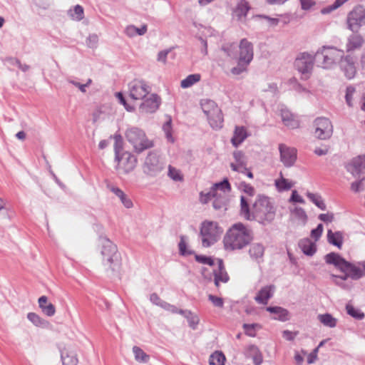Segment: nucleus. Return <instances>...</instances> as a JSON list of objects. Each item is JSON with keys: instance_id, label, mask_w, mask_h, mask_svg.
Instances as JSON below:
<instances>
[{"instance_id": "nucleus-1", "label": "nucleus", "mask_w": 365, "mask_h": 365, "mask_svg": "<svg viewBox=\"0 0 365 365\" xmlns=\"http://www.w3.org/2000/svg\"><path fill=\"white\" fill-rule=\"evenodd\" d=\"M223 51L232 60L237 61V66L231 69V73L238 75L244 71L253 59L252 43L247 38H242L239 45L229 43L223 46Z\"/></svg>"}, {"instance_id": "nucleus-2", "label": "nucleus", "mask_w": 365, "mask_h": 365, "mask_svg": "<svg viewBox=\"0 0 365 365\" xmlns=\"http://www.w3.org/2000/svg\"><path fill=\"white\" fill-rule=\"evenodd\" d=\"M253 239L252 232L242 223L233 225L224 237L223 242L227 250H240L249 245Z\"/></svg>"}, {"instance_id": "nucleus-3", "label": "nucleus", "mask_w": 365, "mask_h": 365, "mask_svg": "<svg viewBox=\"0 0 365 365\" xmlns=\"http://www.w3.org/2000/svg\"><path fill=\"white\" fill-rule=\"evenodd\" d=\"M98 247L103 264L112 270L119 269L121 264V257L117 246L108 238H101Z\"/></svg>"}, {"instance_id": "nucleus-4", "label": "nucleus", "mask_w": 365, "mask_h": 365, "mask_svg": "<svg viewBox=\"0 0 365 365\" xmlns=\"http://www.w3.org/2000/svg\"><path fill=\"white\" fill-rule=\"evenodd\" d=\"M231 190V185L227 180L225 179L220 182L213 185L210 192L204 193L201 192L200 194V200L202 203H207L212 198H215L213 202L215 209H220L225 205V197Z\"/></svg>"}, {"instance_id": "nucleus-5", "label": "nucleus", "mask_w": 365, "mask_h": 365, "mask_svg": "<svg viewBox=\"0 0 365 365\" xmlns=\"http://www.w3.org/2000/svg\"><path fill=\"white\" fill-rule=\"evenodd\" d=\"M325 261L327 264H334L337 269L344 273L345 278H351L356 280L361 278L363 270L359 267L346 262L336 253L331 252L325 256Z\"/></svg>"}, {"instance_id": "nucleus-6", "label": "nucleus", "mask_w": 365, "mask_h": 365, "mask_svg": "<svg viewBox=\"0 0 365 365\" xmlns=\"http://www.w3.org/2000/svg\"><path fill=\"white\" fill-rule=\"evenodd\" d=\"M274 216L275 211L269 199L265 196H259L252 206V218L265 223L273 220Z\"/></svg>"}, {"instance_id": "nucleus-7", "label": "nucleus", "mask_w": 365, "mask_h": 365, "mask_svg": "<svg viewBox=\"0 0 365 365\" xmlns=\"http://www.w3.org/2000/svg\"><path fill=\"white\" fill-rule=\"evenodd\" d=\"M125 138L137 153L153 146V142L148 138L143 130L138 128H128L125 132Z\"/></svg>"}, {"instance_id": "nucleus-8", "label": "nucleus", "mask_w": 365, "mask_h": 365, "mask_svg": "<svg viewBox=\"0 0 365 365\" xmlns=\"http://www.w3.org/2000/svg\"><path fill=\"white\" fill-rule=\"evenodd\" d=\"M222 232V229L218 225L217 222L209 220L204 221L200 227L202 246L208 247L215 243L220 239Z\"/></svg>"}, {"instance_id": "nucleus-9", "label": "nucleus", "mask_w": 365, "mask_h": 365, "mask_svg": "<svg viewBox=\"0 0 365 365\" xmlns=\"http://www.w3.org/2000/svg\"><path fill=\"white\" fill-rule=\"evenodd\" d=\"M201 106L210 126L213 129L221 128L223 125L224 118L222 110L216 103L211 100H205L202 102Z\"/></svg>"}, {"instance_id": "nucleus-10", "label": "nucleus", "mask_w": 365, "mask_h": 365, "mask_svg": "<svg viewBox=\"0 0 365 365\" xmlns=\"http://www.w3.org/2000/svg\"><path fill=\"white\" fill-rule=\"evenodd\" d=\"M344 51L333 46H323L316 53L318 61H322L323 67L329 68L339 59L343 58Z\"/></svg>"}, {"instance_id": "nucleus-11", "label": "nucleus", "mask_w": 365, "mask_h": 365, "mask_svg": "<svg viewBox=\"0 0 365 365\" xmlns=\"http://www.w3.org/2000/svg\"><path fill=\"white\" fill-rule=\"evenodd\" d=\"M129 97L133 101L144 99L150 93V88L144 81L134 80L129 84Z\"/></svg>"}, {"instance_id": "nucleus-12", "label": "nucleus", "mask_w": 365, "mask_h": 365, "mask_svg": "<svg viewBox=\"0 0 365 365\" xmlns=\"http://www.w3.org/2000/svg\"><path fill=\"white\" fill-rule=\"evenodd\" d=\"M314 135L317 138L325 140L331 137L333 133V126L331 121L327 118H318L314 121Z\"/></svg>"}, {"instance_id": "nucleus-13", "label": "nucleus", "mask_w": 365, "mask_h": 365, "mask_svg": "<svg viewBox=\"0 0 365 365\" xmlns=\"http://www.w3.org/2000/svg\"><path fill=\"white\" fill-rule=\"evenodd\" d=\"M143 102L139 106V111L141 113H152L155 112L160 104V98L155 93L149 94L142 100Z\"/></svg>"}, {"instance_id": "nucleus-14", "label": "nucleus", "mask_w": 365, "mask_h": 365, "mask_svg": "<svg viewBox=\"0 0 365 365\" xmlns=\"http://www.w3.org/2000/svg\"><path fill=\"white\" fill-rule=\"evenodd\" d=\"M280 160L286 167L292 166L297 160V150L285 144H279Z\"/></svg>"}, {"instance_id": "nucleus-15", "label": "nucleus", "mask_w": 365, "mask_h": 365, "mask_svg": "<svg viewBox=\"0 0 365 365\" xmlns=\"http://www.w3.org/2000/svg\"><path fill=\"white\" fill-rule=\"evenodd\" d=\"M294 65L300 73L305 75L304 78H307L308 77L307 74L310 72L313 66V58L310 54L303 53L297 58Z\"/></svg>"}, {"instance_id": "nucleus-16", "label": "nucleus", "mask_w": 365, "mask_h": 365, "mask_svg": "<svg viewBox=\"0 0 365 365\" xmlns=\"http://www.w3.org/2000/svg\"><path fill=\"white\" fill-rule=\"evenodd\" d=\"M364 43V40L361 36L352 34L348 38L344 51L350 57L356 56L355 52L362 47Z\"/></svg>"}, {"instance_id": "nucleus-17", "label": "nucleus", "mask_w": 365, "mask_h": 365, "mask_svg": "<svg viewBox=\"0 0 365 365\" xmlns=\"http://www.w3.org/2000/svg\"><path fill=\"white\" fill-rule=\"evenodd\" d=\"M116 158L118 160V166L125 173L133 170L137 163V160L131 153L125 152L120 158L118 156V151L115 150Z\"/></svg>"}, {"instance_id": "nucleus-18", "label": "nucleus", "mask_w": 365, "mask_h": 365, "mask_svg": "<svg viewBox=\"0 0 365 365\" xmlns=\"http://www.w3.org/2000/svg\"><path fill=\"white\" fill-rule=\"evenodd\" d=\"M356 56L350 57L349 55H346L341 61V68L344 71V75L348 79L353 78L356 75V70L355 67V63L356 62Z\"/></svg>"}, {"instance_id": "nucleus-19", "label": "nucleus", "mask_w": 365, "mask_h": 365, "mask_svg": "<svg viewBox=\"0 0 365 365\" xmlns=\"http://www.w3.org/2000/svg\"><path fill=\"white\" fill-rule=\"evenodd\" d=\"M365 20V15L361 9H354L348 15L347 24L352 31H356Z\"/></svg>"}, {"instance_id": "nucleus-20", "label": "nucleus", "mask_w": 365, "mask_h": 365, "mask_svg": "<svg viewBox=\"0 0 365 365\" xmlns=\"http://www.w3.org/2000/svg\"><path fill=\"white\" fill-rule=\"evenodd\" d=\"M213 274L214 282L217 288L220 287V283H227L230 279L222 259H217V269H213Z\"/></svg>"}, {"instance_id": "nucleus-21", "label": "nucleus", "mask_w": 365, "mask_h": 365, "mask_svg": "<svg viewBox=\"0 0 365 365\" xmlns=\"http://www.w3.org/2000/svg\"><path fill=\"white\" fill-rule=\"evenodd\" d=\"M145 166L148 172L153 175L163 169V164L160 162L158 155L155 153H150L145 161Z\"/></svg>"}, {"instance_id": "nucleus-22", "label": "nucleus", "mask_w": 365, "mask_h": 365, "mask_svg": "<svg viewBox=\"0 0 365 365\" xmlns=\"http://www.w3.org/2000/svg\"><path fill=\"white\" fill-rule=\"evenodd\" d=\"M347 170L354 176H357L360 173H365V156L353 158L348 164Z\"/></svg>"}, {"instance_id": "nucleus-23", "label": "nucleus", "mask_w": 365, "mask_h": 365, "mask_svg": "<svg viewBox=\"0 0 365 365\" xmlns=\"http://www.w3.org/2000/svg\"><path fill=\"white\" fill-rule=\"evenodd\" d=\"M235 162L230 163V167L233 171L243 173L247 170L246 160L244 153L242 151L237 150L233 153Z\"/></svg>"}, {"instance_id": "nucleus-24", "label": "nucleus", "mask_w": 365, "mask_h": 365, "mask_svg": "<svg viewBox=\"0 0 365 365\" xmlns=\"http://www.w3.org/2000/svg\"><path fill=\"white\" fill-rule=\"evenodd\" d=\"M274 291V286L269 285L262 287L255 297L258 304H267L268 300L272 297Z\"/></svg>"}, {"instance_id": "nucleus-25", "label": "nucleus", "mask_w": 365, "mask_h": 365, "mask_svg": "<svg viewBox=\"0 0 365 365\" xmlns=\"http://www.w3.org/2000/svg\"><path fill=\"white\" fill-rule=\"evenodd\" d=\"M281 118L285 126L294 129L299 126V122L296 117L287 109L281 110Z\"/></svg>"}, {"instance_id": "nucleus-26", "label": "nucleus", "mask_w": 365, "mask_h": 365, "mask_svg": "<svg viewBox=\"0 0 365 365\" xmlns=\"http://www.w3.org/2000/svg\"><path fill=\"white\" fill-rule=\"evenodd\" d=\"M61 356L63 365H77L78 362L76 354L69 348H63Z\"/></svg>"}, {"instance_id": "nucleus-27", "label": "nucleus", "mask_w": 365, "mask_h": 365, "mask_svg": "<svg viewBox=\"0 0 365 365\" xmlns=\"http://www.w3.org/2000/svg\"><path fill=\"white\" fill-rule=\"evenodd\" d=\"M247 137V130L243 126H237L235 129L231 142L235 147H237Z\"/></svg>"}, {"instance_id": "nucleus-28", "label": "nucleus", "mask_w": 365, "mask_h": 365, "mask_svg": "<svg viewBox=\"0 0 365 365\" xmlns=\"http://www.w3.org/2000/svg\"><path fill=\"white\" fill-rule=\"evenodd\" d=\"M294 183L292 180L285 178L282 172L279 173V177L274 180V185L279 192L289 190L294 186Z\"/></svg>"}, {"instance_id": "nucleus-29", "label": "nucleus", "mask_w": 365, "mask_h": 365, "mask_svg": "<svg viewBox=\"0 0 365 365\" xmlns=\"http://www.w3.org/2000/svg\"><path fill=\"white\" fill-rule=\"evenodd\" d=\"M299 246L302 251L307 255H313L317 250L316 245L309 238H304L300 240Z\"/></svg>"}, {"instance_id": "nucleus-30", "label": "nucleus", "mask_w": 365, "mask_h": 365, "mask_svg": "<svg viewBox=\"0 0 365 365\" xmlns=\"http://www.w3.org/2000/svg\"><path fill=\"white\" fill-rule=\"evenodd\" d=\"M291 217L293 220L302 225H305L307 221V215L305 211L300 207H296L292 210Z\"/></svg>"}, {"instance_id": "nucleus-31", "label": "nucleus", "mask_w": 365, "mask_h": 365, "mask_svg": "<svg viewBox=\"0 0 365 365\" xmlns=\"http://www.w3.org/2000/svg\"><path fill=\"white\" fill-rule=\"evenodd\" d=\"M327 238L329 243L336 246L339 248L341 247L343 237L341 232H333L331 230H329L327 232Z\"/></svg>"}, {"instance_id": "nucleus-32", "label": "nucleus", "mask_w": 365, "mask_h": 365, "mask_svg": "<svg viewBox=\"0 0 365 365\" xmlns=\"http://www.w3.org/2000/svg\"><path fill=\"white\" fill-rule=\"evenodd\" d=\"M147 31V26L143 25L140 28H136L135 26L130 25L125 28V32L129 37H133L135 36H142Z\"/></svg>"}, {"instance_id": "nucleus-33", "label": "nucleus", "mask_w": 365, "mask_h": 365, "mask_svg": "<svg viewBox=\"0 0 365 365\" xmlns=\"http://www.w3.org/2000/svg\"><path fill=\"white\" fill-rule=\"evenodd\" d=\"M249 10V3L245 0H240L235 8L234 13L239 19H240L246 16Z\"/></svg>"}, {"instance_id": "nucleus-34", "label": "nucleus", "mask_w": 365, "mask_h": 365, "mask_svg": "<svg viewBox=\"0 0 365 365\" xmlns=\"http://www.w3.org/2000/svg\"><path fill=\"white\" fill-rule=\"evenodd\" d=\"M226 361L225 356L221 351H215L209 359L210 365H225Z\"/></svg>"}, {"instance_id": "nucleus-35", "label": "nucleus", "mask_w": 365, "mask_h": 365, "mask_svg": "<svg viewBox=\"0 0 365 365\" xmlns=\"http://www.w3.org/2000/svg\"><path fill=\"white\" fill-rule=\"evenodd\" d=\"M201 76L199 73L190 74L185 79L181 81L180 86L183 88H187L200 81Z\"/></svg>"}, {"instance_id": "nucleus-36", "label": "nucleus", "mask_w": 365, "mask_h": 365, "mask_svg": "<svg viewBox=\"0 0 365 365\" xmlns=\"http://www.w3.org/2000/svg\"><path fill=\"white\" fill-rule=\"evenodd\" d=\"M267 310L271 313L278 314V317L274 318L275 319L280 321H286L288 319V312L282 307H269L267 308Z\"/></svg>"}, {"instance_id": "nucleus-37", "label": "nucleus", "mask_w": 365, "mask_h": 365, "mask_svg": "<svg viewBox=\"0 0 365 365\" xmlns=\"http://www.w3.org/2000/svg\"><path fill=\"white\" fill-rule=\"evenodd\" d=\"M27 318L32 324L38 327H44L48 324L47 321L34 312H29L27 314Z\"/></svg>"}, {"instance_id": "nucleus-38", "label": "nucleus", "mask_w": 365, "mask_h": 365, "mask_svg": "<svg viewBox=\"0 0 365 365\" xmlns=\"http://www.w3.org/2000/svg\"><path fill=\"white\" fill-rule=\"evenodd\" d=\"M318 318L320 322L324 326L332 328L335 327L336 325V319L329 314H320Z\"/></svg>"}, {"instance_id": "nucleus-39", "label": "nucleus", "mask_w": 365, "mask_h": 365, "mask_svg": "<svg viewBox=\"0 0 365 365\" xmlns=\"http://www.w3.org/2000/svg\"><path fill=\"white\" fill-rule=\"evenodd\" d=\"M241 215L248 220H254L252 218V212H250L249 205L244 197H241Z\"/></svg>"}, {"instance_id": "nucleus-40", "label": "nucleus", "mask_w": 365, "mask_h": 365, "mask_svg": "<svg viewBox=\"0 0 365 365\" xmlns=\"http://www.w3.org/2000/svg\"><path fill=\"white\" fill-rule=\"evenodd\" d=\"M133 351L135 355V359L139 362H147L149 359V356L146 354L143 349L138 346H133Z\"/></svg>"}, {"instance_id": "nucleus-41", "label": "nucleus", "mask_w": 365, "mask_h": 365, "mask_svg": "<svg viewBox=\"0 0 365 365\" xmlns=\"http://www.w3.org/2000/svg\"><path fill=\"white\" fill-rule=\"evenodd\" d=\"M0 215L2 220H11L14 217V211L4 207V203L0 198Z\"/></svg>"}, {"instance_id": "nucleus-42", "label": "nucleus", "mask_w": 365, "mask_h": 365, "mask_svg": "<svg viewBox=\"0 0 365 365\" xmlns=\"http://www.w3.org/2000/svg\"><path fill=\"white\" fill-rule=\"evenodd\" d=\"M249 252L251 257L257 259L263 255L264 247L259 244H254L250 247Z\"/></svg>"}, {"instance_id": "nucleus-43", "label": "nucleus", "mask_w": 365, "mask_h": 365, "mask_svg": "<svg viewBox=\"0 0 365 365\" xmlns=\"http://www.w3.org/2000/svg\"><path fill=\"white\" fill-rule=\"evenodd\" d=\"M115 98L118 99L119 103L122 104L125 110L128 112H132L135 110V106L129 103L125 98L123 94L121 92H117L115 94Z\"/></svg>"}, {"instance_id": "nucleus-44", "label": "nucleus", "mask_w": 365, "mask_h": 365, "mask_svg": "<svg viewBox=\"0 0 365 365\" xmlns=\"http://www.w3.org/2000/svg\"><path fill=\"white\" fill-rule=\"evenodd\" d=\"M331 278H332L333 282L336 285L341 287L343 289H349L351 287V285L345 283V282L347 280V278H345L344 275L337 276V275L331 274Z\"/></svg>"}, {"instance_id": "nucleus-45", "label": "nucleus", "mask_w": 365, "mask_h": 365, "mask_svg": "<svg viewBox=\"0 0 365 365\" xmlns=\"http://www.w3.org/2000/svg\"><path fill=\"white\" fill-rule=\"evenodd\" d=\"M168 176L175 181H182L183 175L181 172L171 165L168 167Z\"/></svg>"}, {"instance_id": "nucleus-46", "label": "nucleus", "mask_w": 365, "mask_h": 365, "mask_svg": "<svg viewBox=\"0 0 365 365\" xmlns=\"http://www.w3.org/2000/svg\"><path fill=\"white\" fill-rule=\"evenodd\" d=\"M307 197L321 210H326V205L322 197L313 193H308Z\"/></svg>"}, {"instance_id": "nucleus-47", "label": "nucleus", "mask_w": 365, "mask_h": 365, "mask_svg": "<svg viewBox=\"0 0 365 365\" xmlns=\"http://www.w3.org/2000/svg\"><path fill=\"white\" fill-rule=\"evenodd\" d=\"M346 308L347 313L351 317L359 319L364 318V314L361 312L359 309L354 308L351 305H347Z\"/></svg>"}, {"instance_id": "nucleus-48", "label": "nucleus", "mask_w": 365, "mask_h": 365, "mask_svg": "<svg viewBox=\"0 0 365 365\" xmlns=\"http://www.w3.org/2000/svg\"><path fill=\"white\" fill-rule=\"evenodd\" d=\"M171 118H169L168 120L166 121V123L163 125V129L164 132L165 133L167 138L171 141L173 142V138L172 137V127H171Z\"/></svg>"}, {"instance_id": "nucleus-49", "label": "nucleus", "mask_w": 365, "mask_h": 365, "mask_svg": "<svg viewBox=\"0 0 365 365\" xmlns=\"http://www.w3.org/2000/svg\"><path fill=\"white\" fill-rule=\"evenodd\" d=\"M195 259L197 262L202 264H208L210 266L215 265L214 260L210 257H207L205 255H195Z\"/></svg>"}, {"instance_id": "nucleus-50", "label": "nucleus", "mask_w": 365, "mask_h": 365, "mask_svg": "<svg viewBox=\"0 0 365 365\" xmlns=\"http://www.w3.org/2000/svg\"><path fill=\"white\" fill-rule=\"evenodd\" d=\"M73 19L76 20H81L83 18V9L80 5H76L73 9V14H72Z\"/></svg>"}, {"instance_id": "nucleus-51", "label": "nucleus", "mask_w": 365, "mask_h": 365, "mask_svg": "<svg viewBox=\"0 0 365 365\" xmlns=\"http://www.w3.org/2000/svg\"><path fill=\"white\" fill-rule=\"evenodd\" d=\"M258 327L257 324H245L243 325V328L245 329V334L250 336H255V328Z\"/></svg>"}, {"instance_id": "nucleus-52", "label": "nucleus", "mask_w": 365, "mask_h": 365, "mask_svg": "<svg viewBox=\"0 0 365 365\" xmlns=\"http://www.w3.org/2000/svg\"><path fill=\"white\" fill-rule=\"evenodd\" d=\"M209 300L212 303L215 307L222 308L224 304L222 298L214 296L212 294L208 295Z\"/></svg>"}, {"instance_id": "nucleus-53", "label": "nucleus", "mask_w": 365, "mask_h": 365, "mask_svg": "<svg viewBox=\"0 0 365 365\" xmlns=\"http://www.w3.org/2000/svg\"><path fill=\"white\" fill-rule=\"evenodd\" d=\"M178 246L181 255H187L192 254V252L190 250H187V245L184 237H181Z\"/></svg>"}, {"instance_id": "nucleus-54", "label": "nucleus", "mask_w": 365, "mask_h": 365, "mask_svg": "<svg viewBox=\"0 0 365 365\" xmlns=\"http://www.w3.org/2000/svg\"><path fill=\"white\" fill-rule=\"evenodd\" d=\"M69 82L71 83H72L73 86H75L76 87L78 88L81 92L85 93L86 91V88L91 84L92 81H91V79H88L86 83H83V84H81L75 81H70Z\"/></svg>"}, {"instance_id": "nucleus-55", "label": "nucleus", "mask_w": 365, "mask_h": 365, "mask_svg": "<svg viewBox=\"0 0 365 365\" xmlns=\"http://www.w3.org/2000/svg\"><path fill=\"white\" fill-rule=\"evenodd\" d=\"M323 232V225L322 224L318 225L316 229H314L311 232V236L315 241H317Z\"/></svg>"}, {"instance_id": "nucleus-56", "label": "nucleus", "mask_w": 365, "mask_h": 365, "mask_svg": "<svg viewBox=\"0 0 365 365\" xmlns=\"http://www.w3.org/2000/svg\"><path fill=\"white\" fill-rule=\"evenodd\" d=\"M41 310L48 317H52L56 313L55 306L51 303H48L46 307H43Z\"/></svg>"}, {"instance_id": "nucleus-57", "label": "nucleus", "mask_w": 365, "mask_h": 365, "mask_svg": "<svg viewBox=\"0 0 365 365\" xmlns=\"http://www.w3.org/2000/svg\"><path fill=\"white\" fill-rule=\"evenodd\" d=\"M355 92V88L353 87H348L346 88V101L348 106H352V96Z\"/></svg>"}, {"instance_id": "nucleus-58", "label": "nucleus", "mask_w": 365, "mask_h": 365, "mask_svg": "<svg viewBox=\"0 0 365 365\" xmlns=\"http://www.w3.org/2000/svg\"><path fill=\"white\" fill-rule=\"evenodd\" d=\"M290 201L294 202L304 203V200L302 196H300L297 190H293L292 192V196L290 198Z\"/></svg>"}, {"instance_id": "nucleus-59", "label": "nucleus", "mask_w": 365, "mask_h": 365, "mask_svg": "<svg viewBox=\"0 0 365 365\" xmlns=\"http://www.w3.org/2000/svg\"><path fill=\"white\" fill-rule=\"evenodd\" d=\"M319 219L324 222H331L334 220V215L331 213L320 214Z\"/></svg>"}, {"instance_id": "nucleus-60", "label": "nucleus", "mask_w": 365, "mask_h": 365, "mask_svg": "<svg viewBox=\"0 0 365 365\" xmlns=\"http://www.w3.org/2000/svg\"><path fill=\"white\" fill-rule=\"evenodd\" d=\"M297 334L298 331L292 332L288 330H285L282 333L283 337L289 341L293 340Z\"/></svg>"}, {"instance_id": "nucleus-61", "label": "nucleus", "mask_w": 365, "mask_h": 365, "mask_svg": "<svg viewBox=\"0 0 365 365\" xmlns=\"http://www.w3.org/2000/svg\"><path fill=\"white\" fill-rule=\"evenodd\" d=\"M302 8L304 10L309 9L312 6L315 4L314 0H300Z\"/></svg>"}, {"instance_id": "nucleus-62", "label": "nucleus", "mask_w": 365, "mask_h": 365, "mask_svg": "<svg viewBox=\"0 0 365 365\" xmlns=\"http://www.w3.org/2000/svg\"><path fill=\"white\" fill-rule=\"evenodd\" d=\"M243 190L245 192L248 194L250 196L254 195L255 194V189L254 187L250 185V184H244L242 185Z\"/></svg>"}, {"instance_id": "nucleus-63", "label": "nucleus", "mask_w": 365, "mask_h": 365, "mask_svg": "<svg viewBox=\"0 0 365 365\" xmlns=\"http://www.w3.org/2000/svg\"><path fill=\"white\" fill-rule=\"evenodd\" d=\"M38 302L39 307L42 309L43 307H46V305L48 304V297L46 296H41L38 298Z\"/></svg>"}, {"instance_id": "nucleus-64", "label": "nucleus", "mask_w": 365, "mask_h": 365, "mask_svg": "<svg viewBox=\"0 0 365 365\" xmlns=\"http://www.w3.org/2000/svg\"><path fill=\"white\" fill-rule=\"evenodd\" d=\"M168 52H169V51H162L159 52L158 56V60L159 61H162V62L165 63L166 61Z\"/></svg>"}]
</instances>
